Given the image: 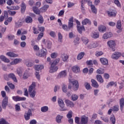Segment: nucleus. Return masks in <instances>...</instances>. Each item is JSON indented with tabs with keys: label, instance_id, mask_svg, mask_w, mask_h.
Here are the masks:
<instances>
[{
	"label": "nucleus",
	"instance_id": "nucleus-42",
	"mask_svg": "<svg viewBox=\"0 0 124 124\" xmlns=\"http://www.w3.org/2000/svg\"><path fill=\"white\" fill-rule=\"evenodd\" d=\"M81 40L82 42L84 43V44H85V45H87V44L89 43V39H88V38H87L86 37H82Z\"/></svg>",
	"mask_w": 124,
	"mask_h": 124
},
{
	"label": "nucleus",
	"instance_id": "nucleus-21",
	"mask_svg": "<svg viewBox=\"0 0 124 124\" xmlns=\"http://www.w3.org/2000/svg\"><path fill=\"white\" fill-rule=\"evenodd\" d=\"M98 30L100 32L104 33L106 32L107 29L106 28V27H105V26L101 25L98 27Z\"/></svg>",
	"mask_w": 124,
	"mask_h": 124
},
{
	"label": "nucleus",
	"instance_id": "nucleus-59",
	"mask_svg": "<svg viewBox=\"0 0 124 124\" xmlns=\"http://www.w3.org/2000/svg\"><path fill=\"white\" fill-rule=\"evenodd\" d=\"M7 85L9 86V87L10 88V89H14L15 88V86L12 83H11L10 82H7Z\"/></svg>",
	"mask_w": 124,
	"mask_h": 124
},
{
	"label": "nucleus",
	"instance_id": "nucleus-32",
	"mask_svg": "<svg viewBox=\"0 0 124 124\" xmlns=\"http://www.w3.org/2000/svg\"><path fill=\"white\" fill-rule=\"evenodd\" d=\"M84 56H85V53L83 52H80L77 56V60H78V61H81L82 58H84Z\"/></svg>",
	"mask_w": 124,
	"mask_h": 124
},
{
	"label": "nucleus",
	"instance_id": "nucleus-30",
	"mask_svg": "<svg viewBox=\"0 0 124 124\" xmlns=\"http://www.w3.org/2000/svg\"><path fill=\"white\" fill-rule=\"evenodd\" d=\"M120 109L123 111L124 106V98H122L120 100Z\"/></svg>",
	"mask_w": 124,
	"mask_h": 124
},
{
	"label": "nucleus",
	"instance_id": "nucleus-44",
	"mask_svg": "<svg viewBox=\"0 0 124 124\" xmlns=\"http://www.w3.org/2000/svg\"><path fill=\"white\" fill-rule=\"evenodd\" d=\"M110 122H111L112 124H115L116 123V118H115V116L111 115L110 118Z\"/></svg>",
	"mask_w": 124,
	"mask_h": 124
},
{
	"label": "nucleus",
	"instance_id": "nucleus-7",
	"mask_svg": "<svg viewBox=\"0 0 124 124\" xmlns=\"http://www.w3.org/2000/svg\"><path fill=\"white\" fill-rule=\"evenodd\" d=\"M89 123V117L86 115H83L80 117V122L79 124H87Z\"/></svg>",
	"mask_w": 124,
	"mask_h": 124
},
{
	"label": "nucleus",
	"instance_id": "nucleus-3",
	"mask_svg": "<svg viewBox=\"0 0 124 124\" xmlns=\"http://www.w3.org/2000/svg\"><path fill=\"white\" fill-rule=\"evenodd\" d=\"M58 62H60V58L55 59L51 64L49 70L50 73H54V72L58 71L59 68L56 65L58 64Z\"/></svg>",
	"mask_w": 124,
	"mask_h": 124
},
{
	"label": "nucleus",
	"instance_id": "nucleus-52",
	"mask_svg": "<svg viewBox=\"0 0 124 124\" xmlns=\"http://www.w3.org/2000/svg\"><path fill=\"white\" fill-rule=\"evenodd\" d=\"M58 57V53L56 52H53L51 54V58L52 59H56Z\"/></svg>",
	"mask_w": 124,
	"mask_h": 124
},
{
	"label": "nucleus",
	"instance_id": "nucleus-47",
	"mask_svg": "<svg viewBox=\"0 0 124 124\" xmlns=\"http://www.w3.org/2000/svg\"><path fill=\"white\" fill-rule=\"evenodd\" d=\"M116 27L117 29H118V30H121V28H122V23L121 22V20H118L117 21Z\"/></svg>",
	"mask_w": 124,
	"mask_h": 124
},
{
	"label": "nucleus",
	"instance_id": "nucleus-64",
	"mask_svg": "<svg viewBox=\"0 0 124 124\" xmlns=\"http://www.w3.org/2000/svg\"><path fill=\"white\" fill-rule=\"evenodd\" d=\"M15 24L16 28H19L22 26V22H16Z\"/></svg>",
	"mask_w": 124,
	"mask_h": 124
},
{
	"label": "nucleus",
	"instance_id": "nucleus-40",
	"mask_svg": "<svg viewBox=\"0 0 124 124\" xmlns=\"http://www.w3.org/2000/svg\"><path fill=\"white\" fill-rule=\"evenodd\" d=\"M96 78L98 82H100V83H103V78H102V77H101L100 75H97L96 77Z\"/></svg>",
	"mask_w": 124,
	"mask_h": 124
},
{
	"label": "nucleus",
	"instance_id": "nucleus-50",
	"mask_svg": "<svg viewBox=\"0 0 124 124\" xmlns=\"http://www.w3.org/2000/svg\"><path fill=\"white\" fill-rule=\"evenodd\" d=\"M47 45L46 46L48 49H51V47H52V42L50 41H46Z\"/></svg>",
	"mask_w": 124,
	"mask_h": 124
},
{
	"label": "nucleus",
	"instance_id": "nucleus-38",
	"mask_svg": "<svg viewBox=\"0 0 124 124\" xmlns=\"http://www.w3.org/2000/svg\"><path fill=\"white\" fill-rule=\"evenodd\" d=\"M61 57L63 62H66L68 60V55L67 54H62Z\"/></svg>",
	"mask_w": 124,
	"mask_h": 124
},
{
	"label": "nucleus",
	"instance_id": "nucleus-29",
	"mask_svg": "<svg viewBox=\"0 0 124 124\" xmlns=\"http://www.w3.org/2000/svg\"><path fill=\"white\" fill-rule=\"evenodd\" d=\"M23 71H24V69H23V68H22V67L18 68L17 69L16 72H17L18 75H19V76H20V77H21L22 76V74L23 73Z\"/></svg>",
	"mask_w": 124,
	"mask_h": 124
},
{
	"label": "nucleus",
	"instance_id": "nucleus-19",
	"mask_svg": "<svg viewBox=\"0 0 124 124\" xmlns=\"http://www.w3.org/2000/svg\"><path fill=\"white\" fill-rule=\"evenodd\" d=\"M120 57L121 53L115 52L112 55L111 58L114 60H118V59H119V58H120Z\"/></svg>",
	"mask_w": 124,
	"mask_h": 124
},
{
	"label": "nucleus",
	"instance_id": "nucleus-24",
	"mask_svg": "<svg viewBox=\"0 0 124 124\" xmlns=\"http://www.w3.org/2000/svg\"><path fill=\"white\" fill-rule=\"evenodd\" d=\"M73 22H74L73 21V17H71L70 18H69V21H68V27L70 29V30L73 28V26L74 25V24L73 23Z\"/></svg>",
	"mask_w": 124,
	"mask_h": 124
},
{
	"label": "nucleus",
	"instance_id": "nucleus-12",
	"mask_svg": "<svg viewBox=\"0 0 124 124\" xmlns=\"http://www.w3.org/2000/svg\"><path fill=\"white\" fill-rule=\"evenodd\" d=\"M113 36V33L111 32H107L105 33L102 36L103 39H108Z\"/></svg>",
	"mask_w": 124,
	"mask_h": 124
},
{
	"label": "nucleus",
	"instance_id": "nucleus-35",
	"mask_svg": "<svg viewBox=\"0 0 124 124\" xmlns=\"http://www.w3.org/2000/svg\"><path fill=\"white\" fill-rule=\"evenodd\" d=\"M44 68V65H36L35 66V69L37 71H39V70H41Z\"/></svg>",
	"mask_w": 124,
	"mask_h": 124
},
{
	"label": "nucleus",
	"instance_id": "nucleus-20",
	"mask_svg": "<svg viewBox=\"0 0 124 124\" xmlns=\"http://www.w3.org/2000/svg\"><path fill=\"white\" fill-rule=\"evenodd\" d=\"M0 59L2 62H7V63H8L9 62H10V60L6 58L4 55H1L0 56Z\"/></svg>",
	"mask_w": 124,
	"mask_h": 124
},
{
	"label": "nucleus",
	"instance_id": "nucleus-11",
	"mask_svg": "<svg viewBox=\"0 0 124 124\" xmlns=\"http://www.w3.org/2000/svg\"><path fill=\"white\" fill-rule=\"evenodd\" d=\"M67 74L66 70H64L60 72L57 76L58 79H61L62 78H64Z\"/></svg>",
	"mask_w": 124,
	"mask_h": 124
},
{
	"label": "nucleus",
	"instance_id": "nucleus-8",
	"mask_svg": "<svg viewBox=\"0 0 124 124\" xmlns=\"http://www.w3.org/2000/svg\"><path fill=\"white\" fill-rule=\"evenodd\" d=\"M47 54V49L45 48H42L41 49L40 52L36 53V56L38 57H44Z\"/></svg>",
	"mask_w": 124,
	"mask_h": 124
},
{
	"label": "nucleus",
	"instance_id": "nucleus-17",
	"mask_svg": "<svg viewBox=\"0 0 124 124\" xmlns=\"http://www.w3.org/2000/svg\"><path fill=\"white\" fill-rule=\"evenodd\" d=\"M6 56H8V57H10V58H17L19 57V55L12 52H7L6 53Z\"/></svg>",
	"mask_w": 124,
	"mask_h": 124
},
{
	"label": "nucleus",
	"instance_id": "nucleus-9",
	"mask_svg": "<svg viewBox=\"0 0 124 124\" xmlns=\"http://www.w3.org/2000/svg\"><path fill=\"white\" fill-rule=\"evenodd\" d=\"M7 104H8V97H5L2 101L1 106L3 109H6Z\"/></svg>",
	"mask_w": 124,
	"mask_h": 124
},
{
	"label": "nucleus",
	"instance_id": "nucleus-43",
	"mask_svg": "<svg viewBox=\"0 0 124 124\" xmlns=\"http://www.w3.org/2000/svg\"><path fill=\"white\" fill-rule=\"evenodd\" d=\"M62 28L64 31H70L69 27H68V26L65 24L62 25Z\"/></svg>",
	"mask_w": 124,
	"mask_h": 124
},
{
	"label": "nucleus",
	"instance_id": "nucleus-45",
	"mask_svg": "<svg viewBox=\"0 0 124 124\" xmlns=\"http://www.w3.org/2000/svg\"><path fill=\"white\" fill-rule=\"evenodd\" d=\"M25 11H26V4L22 3L21 4V12L22 13H24Z\"/></svg>",
	"mask_w": 124,
	"mask_h": 124
},
{
	"label": "nucleus",
	"instance_id": "nucleus-13",
	"mask_svg": "<svg viewBox=\"0 0 124 124\" xmlns=\"http://www.w3.org/2000/svg\"><path fill=\"white\" fill-rule=\"evenodd\" d=\"M22 62V59L21 58H16L13 61L10 63L11 65H16V64H18V63H20Z\"/></svg>",
	"mask_w": 124,
	"mask_h": 124
},
{
	"label": "nucleus",
	"instance_id": "nucleus-10",
	"mask_svg": "<svg viewBox=\"0 0 124 124\" xmlns=\"http://www.w3.org/2000/svg\"><path fill=\"white\" fill-rule=\"evenodd\" d=\"M32 115V113L31 112V109H28V111L25 113L24 115V117L26 121H29L30 119H31V116Z\"/></svg>",
	"mask_w": 124,
	"mask_h": 124
},
{
	"label": "nucleus",
	"instance_id": "nucleus-23",
	"mask_svg": "<svg viewBox=\"0 0 124 124\" xmlns=\"http://www.w3.org/2000/svg\"><path fill=\"white\" fill-rule=\"evenodd\" d=\"M63 118V116L58 114L56 118H55V121L57 124H62V120Z\"/></svg>",
	"mask_w": 124,
	"mask_h": 124
},
{
	"label": "nucleus",
	"instance_id": "nucleus-63",
	"mask_svg": "<svg viewBox=\"0 0 124 124\" xmlns=\"http://www.w3.org/2000/svg\"><path fill=\"white\" fill-rule=\"evenodd\" d=\"M0 124H8L5 120L2 119L0 120Z\"/></svg>",
	"mask_w": 124,
	"mask_h": 124
},
{
	"label": "nucleus",
	"instance_id": "nucleus-62",
	"mask_svg": "<svg viewBox=\"0 0 124 124\" xmlns=\"http://www.w3.org/2000/svg\"><path fill=\"white\" fill-rule=\"evenodd\" d=\"M38 21L40 24H43V22H44L43 17H42V16H40L38 18Z\"/></svg>",
	"mask_w": 124,
	"mask_h": 124
},
{
	"label": "nucleus",
	"instance_id": "nucleus-31",
	"mask_svg": "<svg viewBox=\"0 0 124 124\" xmlns=\"http://www.w3.org/2000/svg\"><path fill=\"white\" fill-rule=\"evenodd\" d=\"M78 98H79V96L76 94H73L71 97L72 101H76V100H78Z\"/></svg>",
	"mask_w": 124,
	"mask_h": 124
},
{
	"label": "nucleus",
	"instance_id": "nucleus-37",
	"mask_svg": "<svg viewBox=\"0 0 124 124\" xmlns=\"http://www.w3.org/2000/svg\"><path fill=\"white\" fill-rule=\"evenodd\" d=\"M91 37L93 38H94V39L98 38L99 37V33L96 32L92 33L91 35Z\"/></svg>",
	"mask_w": 124,
	"mask_h": 124
},
{
	"label": "nucleus",
	"instance_id": "nucleus-16",
	"mask_svg": "<svg viewBox=\"0 0 124 124\" xmlns=\"http://www.w3.org/2000/svg\"><path fill=\"white\" fill-rule=\"evenodd\" d=\"M81 24L82 26H86L87 25H92V21L89 18H85L82 21Z\"/></svg>",
	"mask_w": 124,
	"mask_h": 124
},
{
	"label": "nucleus",
	"instance_id": "nucleus-27",
	"mask_svg": "<svg viewBox=\"0 0 124 124\" xmlns=\"http://www.w3.org/2000/svg\"><path fill=\"white\" fill-rule=\"evenodd\" d=\"M8 77L9 78H11V79L13 80L14 82H16V83H17V78H16V77L15 76V75H14V74L10 73L8 75Z\"/></svg>",
	"mask_w": 124,
	"mask_h": 124
},
{
	"label": "nucleus",
	"instance_id": "nucleus-61",
	"mask_svg": "<svg viewBox=\"0 0 124 124\" xmlns=\"http://www.w3.org/2000/svg\"><path fill=\"white\" fill-rule=\"evenodd\" d=\"M15 38V36L13 35H8V40H13Z\"/></svg>",
	"mask_w": 124,
	"mask_h": 124
},
{
	"label": "nucleus",
	"instance_id": "nucleus-56",
	"mask_svg": "<svg viewBox=\"0 0 124 124\" xmlns=\"http://www.w3.org/2000/svg\"><path fill=\"white\" fill-rule=\"evenodd\" d=\"M85 1H88V0H81V10H84V3H85Z\"/></svg>",
	"mask_w": 124,
	"mask_h": 124
},
{
	"label": "nucleus",
	"instance_id": "nucleus-48",
	"mask_svg": "<svg viewBox=\"0 0 124 124\" xmlns=\"http://www.w3.org/2000/svg\"><path fill=\"white\" fill-rule=\"evenodd\" d=\"M58 39L59 42H62V35L60 32L58 33Z\"/></svg>",
	"mask_w": 124,
	"mask_h": 124
},
{
	"label": "nucleus",
	"instance_id": "nucleus-46",
	"mask_svg": "<svg viewBox=\"0 0 124 124\" xmlns=\"http://www.w3.org/2000/svg\"><path fill=\"white\" fill-rule=\"evenodd\" d=\"M91 7L92 11L93 12V13L96 14L97 12V10L96 9V8H95V6H94V5H91Z\"/></svg>",
	"mask_w": 124,
	"mask_h": 124
},
{
	"label": "nucleus",
	"instance_id": "nucleus-49",
	"mask_svg": "<svg viewBox=\"0 0 124 124\" xmlns=\"http://www.w3.org/2000/svg\"><path fill=\"white\" fill-rule=\"evenodd\" d=\"M62 90L63 93H67V86L64 84H63L62 86Z\"/></svg>",
	"mask_w": 124,
	"mask_h": 124
},
{
	"label": "nucleus",
	"instance_id": "nucleus-15",
	"mask_svg": "<svg viewBox=\"0 0 124 124\" xmlns=\"http://www.w3.org/2000/svg\"><path fill=\"white\" fill-rule=\"evenodd\" d=\"M98 46V44L96 42H91L87 46L88 49H93L96 48Z\"/></svg>",
	"mask_w": 124,
	"mask_h": 124
},
{
	"label": "nucleus",
	"instance_id": "nucleus-55",
	"mask_svg": "<svg viewBox=\"0 0 124 124\" xmlns=\"http://www.w3.org/2000/svg\"><path fill=\"white\" fill-rule=\"evenodd\" d=\"M96 73H97V74H103V73H104V71L102 69H99L97 70Z\"/></svg>",
	"mask_w": 124,
	"mask_h": 124
},
{
	"label": "nucleus",
	"instance_id": "nucleus-18",
	"mask_svg": "<svg viewBox=\"0 0 124 124\" xmlns=\"http://www.w3.org/2000/svg\"><path fill=\"white\" fill-rule=\"evenodd\" d=\"M65 103L68 107H71V108L74 107V103L69 100H66L65 101Z\"/></svg>",
	"mask_w": 124,
	"mask_h": 124
},
{
	"label": "nucleus",
	"instance_id": "nucleus-25",
	"mask_svg": "<svg viewBox=\"0 0 124 124\" xmlns=\"http://www.w3.org/2000/svg\"><path fill=\"white\" fill-rule=\"evenodd\" d=\"M72 70L74 73H79L80 72V67L78 65H75L72 67Z\"/></svg>",
	"mask_w": 124,
	"mask_h": 124
},
{
	"label": "nucleus",
	"instance_id": "nucleus-14",
	"mask_svg": "<svg viewBox=\"0 0 124 124\" xmlns=\"http://www.w3.org/2000/svg\"><path fill=\"white\" fill-rule=\"evenodd\" d=\"M12 98L14 101H23L24 100H26L27 98L25 97H19L18 96H13Z\"/></svg>",
	"mask_w": 124,
	"mask_h": 124
},
{
	"label": "nucleus",
	"instance_id": "nucleus-33",
	"mask_svg": "<svg viewBox=\"0 0 124 124\" xmlns=\"http://www.w3.org/2000/svg\"><path fill=\"white\" fill-rule=\"evenodd\" d=\"M91 82L92 83V86L94 88H98V87H99V85H98V83L95 81V80L92 79Z\"/></svg>",
	"mask_w": 124,
	"mask_h": 124
},
{
	"label": "nucleus",
	"instance_id": "nucleus-51",
	"mask_svg": "<svg viewBox=\"0 0 124 124\" xmlns=\"http://www.w3.org/2000/svg\"><path fill=\"white\" fill-rule=\"evenodd\" d=\"M72 111H69L68 114H67V118H68V119H71V118H72Z\"/></svg>",
	"mask_w": 124,
	"mask_h": 124
},
{
	"label": "nucleus",
	"instance_id": "nucleus-39",
	"mask_svg": "<svg viewBox=\"0 0 124 124\" xmlns=\"http://www.w3.org/2000/svg\"><path fill=\"white\" fill-rule=\"evenodd\" d=\"M26 23L27 24H30V23L32 22V18L31 16H27L25 20Z\"/></svg>",
	"mask_w": 124,
	"mask_h": 124
},
{
	"label": "nucleus",
	"instance_id": "nucleus-6",
	"mask_svg": "<svg viewBox=\"0 0 124 124\" xmlns=\"http://www.w3.org/2000/svg\"><path fill=\"white\" fill-rule=\"evenodd\" d=\"M108 17H116L117 15V11L115 9H110L107 12Z\"/></svg>",
	"mask_w": 124,
	"mask_h": 124
},
{
	"label": "nucleus",
	"instance_id": "nucleus-2",
	"mask_svg": "<svg viewBox=\"0 0 124 124\" xmlns=\"http://www.w3.org/2000/svg\"><path fill=\"white\" fill-rule=\"evenodd\" d=\"M69 84L68 85V89H73V91L76 92L79 88V83L77 80H72L70 79H69Z\"/></svg>",
	"mask_w": 124,
	"mask_h": 124
},
{
	"label": "nucleus",
	"instance_id": "nucleus-4",
	"mask_svg": "<svg viewBox=\"0 0 124 124\" xmlns=\"http://www.w3.org/2000/svg\"><path fill=\"white\" fill-rule=\"evenodd\" d=\"M108 46L111 49L113 52H115V48H116V42L115 40H110L107 42Z\"/></svg>",
	"mask_w": 124,
	"mask_h": 124
},
{
	"label": "nucleus",
	"instance_id": "nucleus-36",
	"mask_svg": "<svg viewBox=\"0 0 124 124\" xmlns=\"http://www.w3.org/2000/svg\"><path fill=\"white\" fill-rule=\"evenodd\" d=\"M48 110H49V108L46 106L42 107L41 108V111L43 113H46V112H48Z\"/></svg>",
	"mask_w": 124,
	"mask_h": 124
},
{
	"label": "nucleus",
	"instance_id": "nucleus-5",
	"mask_svg": "<svg viewBox=\"0 0 124 124\" xmlns=\"http://www.w3.org/2000/svg\"><path fill=\"white\" fill-rule=\"evenodd\" d=\"M58 104L61 108V111H66L67 108L64 107V103L62 99H58Z\"/></svg>",
	"mask_w": 124,
	"mask_h": 124
},
{
	"label": "nucleus",
	"instance_id": "nucleus-58",
	"mask_svg": "<svg viewBox=\"0 0 124 124\" xmlns=\"http://www.w3.org/2000/svg\"><path fill=\"white\" fill-rule=\"evenodd\" d=\"M114 3L118 7H121V3L119 1V0H114Z\"/></svg>",
	"mask_w": 124,
	"mask_h": 124
},
{
	"label": "nucleus",
	"instance_id": "nucleus-22",
	"mask_svg": "<svg viewBox=\"0 0 124 124\" xmlns=\"http://www.w3.org/2000/svg\"><path fill=\"white\" fill-rule=\"evenodd\" d=\"M30 76H31V74H30V71L27 70L25 71V72H24L22 78L23 79H28V78H29Z\"/></svg>",
	"mask_w": 124,
	"mask_h": 124
},
{
	"label": "nucleus",
	"instance_id": "nucleus-53",
	"mask_svg": "<svg viewBox=\"0 0 124 124\" xmlns=\"http://www.w3.org/2000/svg\"><path fill=\"white\" fill-rule=\"evenodd\" d=\"M101 118L105 123H108L109 122V119L107 117H101Z\"/></svg>",
	"mask_w": 124,
	"mask_h": 124
},
{
	"label": "nucleus",
	"instance_id": "nucleus-28",
	"mask_svg": "<svg viewBox=\"0 0 124 124\" xmlns=\"http://www.w3.org/2000/svg\"><path fill=\"white\" fill-rule=\"evenodd\" d=\"M77 28L79 33H82L83 31H85V27L84 25L82 26H77Z\"/></svg>",
	"mask_w": 124,
	"mask_h": 124
},
{
	"label": "nucleus",
	"instance_id": "nucleus-41",
	"mask_svg": "<svg viewBox=\"0 0 124 124\" xmlns=\"http://www.w3.org/2000/svg\"><path fill=\"white\" fill-rule=\"evenodd\" d=\"M33 11L35 14H37L38 15L40 14V11L38 9V8L36 7H33Z\"/></svg>",
	"mask_w": 124,
	"mask_h": 124
},
{
	"label": "nucleus",
	"instance_id": "nucleus-34",
	"mask_svg": "<svg viewBox=\"0 0 124 124\" xmlns=\"http://www.w3.org/2000/svg\"><path fill=\"white\" fill-rule=\"evenodd\" d=\"M49 8L48 5H45L43 7L40 9L41 12H46L47 9Z\"/></svg>",
	"mask_w": 124,
	"mask_h": 124
},
{
	"label": "nucleus",
	"instance_id": "nucleus-54",
	"mask_svg": "<svg viewBox=\"0 0 124 124\" xmlns=\"http://www.w3.org/2000/svg\"><path fill=\"white\" fill-rule=\"evenodd\" d=\"M85 86L87 90H91V85H90V83H89L88 82H86L85 83Z\"/></svg>",
	"mask_w": 124,
	"mask_h": 124
},
{
	"label": "nucleus",
	"instance_id": "nucleus-1",
	"mask_svg": "<svg viewBox=\"0 0 124 124\" xmlns=\"http://www.w3.org/2000/svg\"><path fill=\"white\" fill-rule=\"evenodd\" d=\"M36 86V83L33 82L32 84L29 86L28 92L29 95L31 98H34L36 94V91H35V87Z\"/></svg>",
	"mask_w": 124,
	"mask_h": 124
},
{
	"label": "nucleus",
	"instance_id": "nucleus-57",
	"mask_svg": "<svg viewBox=\"0 0 124 124\" xmlns=\"http://www.w3.org/2000/svg\"><path fill=\"white\" fill-rule=\"evenodd\" d=\"M26 65L29 67L32 66V65H33V62L31 61H28L26 62Z\"/></svg>",
	"mask_w": 124,
	"mask_h": 124
},
{
	"label": "nucleus",
	"instance_id": "nucleus-60",
	"mask_svg": "<svg viewBox=\"0 0 124 124\" xmlns=\"http://www.w3.org/2000/svg\"><path fill=\"white\" fill-rule=\"evenodd\" d=\"M24 94L25 96H29V92L28 91V89L27 88L24 89Z\"/></svg>",
	"mask_w": 124,
	"mask_h": 124
},
{
	"label": "nucleus",
	"instance_id": "nucleus-26",
	"mask_svg": "<svg viewBox=\"0 0 124 124\" xmlns=\"http://www.w3.org/2000/svg\"><path fill=\"white\" fill-rule=\"evenodd\" d=\"M100 61L103 65H108V59L105 58H101Z\"/></svg>",
	"mask_w": 124,
	"mask_h": 124
}]
</instances>
